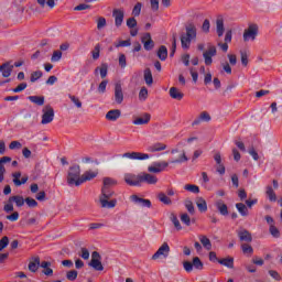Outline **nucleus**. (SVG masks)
Here are the masks:
<instances>
[{
	"label": "nucleus",
	"mask_w": 282,
	"mask_h": 282,
	"mask_svg": "<svg viewBox=\"0 0 282 282\" xmlns=\"http://www.w3.org/2000/svg\"><path fill=\"white\" fill-rule=\"evenodd\" d=\"M112 17L115 18L116 28H120L124 21V11L122 9H113Z\"/></svg>",
	"instance_id": "12"
},
{
	"label": "nucleus",
	"mask_w": 282,
	"mask_h": 282,
	"mask_svg": "<svg viewBox=\"0 0 282 282\" xmlns=\"http://www.w3.org/2000/svg\"><path fill=\"white\" fill-rule=\"evenodd\" d=\"M269 232H270V235H272L274 237V239H279V237H281V231L274 225L270 226Z\"/></svg>",
	"instance_id": "45"
},
{
	"label": "nucleus",
	"mask_w": 282,
	"mask_h": 282,
	"mask_svg": "<svg viewBox=\"0 0 282 282\" xmlns=\"http://www.w3.org/2000/svg\"><path fill=\"white\" fill-rule=\"evenodd\" d=\"M183 268H184L185 272H188V273L193 272V268H194L193 262L184 261L183 262Z\"/></svg>",
	"instance_id": "62"
},
{
	"label": "nucleus",
	"mask_w": 282,
	"mask_h": 282,
	"mask_svg": "<svg viewBox=\"0 0 282 282\" xmlns=\"http://www.w3.org/2000/svg\"><path fill=\"white\" fill-rule=\"evenodd\" d=\"M66 279L68 281H76V279H78V271L76 270H70L66 273Z\"/></svg>",
	"instance_id": "47"
},
{
	"label": "nucleus",
	"mask_w": 282,
	"mask_h": 282,
	"mask_svg": "<svg viewBox=\"0 0 282 282\" xmlns=\"http://www.w3.org/2000/svg\"><path fill=\"white\" fill-rule=\"evenodd\" d=\"M108 68L109 66L107 64H101V67L99 69L101 78H107Z\"/></svg>",
	"instance_id": "63"
},
{
	"label": "nucleus",
	"mask_w": 282,
	"mask_h": 282,
	"mask_svg": "<svg viewBox=\"0 0 282 282\" xmlns=\"http://www.w3.org/2000/svg\"><path fill=\"white\" fill-rule=\"evenodd\" d=\"M25 204L29 206V208H36V206H39V203L36 202V199L32 197H26Z\"/></svg>",
	"instance_id": "53"
},
{
	"label": "nucleus",
	"mask_w": 282,
	"mask_h": 282,
	"mask_svg": "<svg viewBox=\"0 0 282 282\" xmlns=\"http://www.w3.org/2000/svg\"><path fill=\"white\" fill-rule=\"evenodd\" d=\"M202 30L203 32H205V34H208V32H210V20L208 19L204 20Z\"/></svg>",
	"instance_id": "59"
},
{
	"label": "nucleus",
	"mask_w": 282,
	"mask_h": 282,
	"mask_svg": "<svg viewBox=\"0 0 282 282\" xmlns=\"http://www.w3.org/2000/svg\"><path fill=\"white\" fill-rule=\"evenodd\" d=\"M241 250H242L243 254H252V252H254V249H252V246H250L248 243L241 245Z\"/></svg>",
	"instance_id": "51"
},
{
	"label": "nucleus",
	"mask_w": 282,
	"mask_h": 282,
	"mask_svg": "<svg viewBox=\"0 0 282 282\" xmlns=\"http://www.w3.org/2000/svg\"><path fill=\"white\" fill-rule=\"evenodd\" d=\"M118 182L111 177H104V185L102 188H111L112 186H116Z\"/></svg>",
	"instance_id": "40"
},
{
	"label": "nucleus",
	"mask_w": 282,
	"mask_h": 282,
	"mask_svg": "<svg viewBox=\"0 0 282 282\" xmlns=\"http://www.w3.org/2000/svg\"><path fill=\"white\" fill-rule=\"evenodd\" d=\"M186 33L181 34V45L183 50H188L191 43L197 39V28L193 22H189L185 26Z\"/></svg>",
	"instance_id": "1"
},
{
	"label": "nucleus",
	"mask_w": 282,
	"mask_h": 282,
	"mask_svg": "<svg viewBox=\"0 0 282 282\" xmlns=\"http://www.w3.org/2000/svg\"><path fill=\"white\" fill-rule=\"evenodd\" d=\"M12 177H13V184L15 186H22V184H28V180H30L29 176H23L21 178V172L12 173Z\"/></svg>",
	"instance_id": "17"
},
{
	"label": "nucleus",
	"mask_w": 282,
	"mask_h": 282,
	"mask_svg": "<svg viewBox=\"0 0 282 282\" xmlns=\"http://www.w3.org/2000/svg\"><path fill=\"white\" fill-rule=\"evenodd\" d=\"M107 25V19L100 17L97 21V30H102Z\"/></svg>",
	"instance_id": "64"
},
{
	"label": "nucleus",
	"mask_w": 282,
	"mask_h": 282,
	"mask_svg": "<svg viewBox=\"0 0 282 282\" xmlns=\"http://www.w3.org/2000/svg\"><path fill=\"white\" fill-rule=\"evenodd\" d=\"M140 184H158V176L149 173L139 174Z\"/></svg>",
	"instance_id": "11"
},
{
	"label": "nucleus",
	"mask_w": 282,
	"mask_h": 282,
	"mask_svg": "<svg viewBox=\"0 0 282 282\" xmlns=\"http://www.w3.org/2000/svg\"><path fill=\"white\" fill-rule=\"evenodd\" d=\"M127 26L130 29V30H133V28H137L138 26V20H135V18H129L127 20Z\"/></svg>",
	"instance_id": "58"
},
{
	"label": "nucleus",
	"mask_w": 282,
	"mask_h": 282,
	"mask_svg": "<svg viewBox=\"0 0 282 282\" xmlns=\"http://www.w3.org/2000/svg\"><path fill=\"white\" fill-rule=\"evenodd\" d=\"M101 259L102 257H100V253L98 251H94L91 253V260L88 265L95 269L97 272H102V270H105V267L102 265Z\"/></svg>",
	"instance_id": "5"
},
{
	"label": "nucleus",
	"mask_w": 282,
	"mask_h": 282,
	"mask_svg": "<svg viewBox=\"0 0 282 282\" xmlns=\"http://www.w3.org/2000/svg\"><path fill=\"white\" fill-rule=\"evenodd\" d=\"M43 77V72L41 70H35L31 74V83H36V80H39V78H42Z\"/></svg>",
	"instance_id": "50"
},
{
	"label": "nucleus",
	"mask_w": 282,
	"mask_h": 282,
	"mask_svg": "<svg viewBox=\"0 0 282 282\" xmlns=\"http://www.w3.org/2000/svg\"><path fill=\"white\" fill-rule=\"evenodd\" d=\"M147 98H149V90L147 89V87H142L139 91V100H147Z\"/></svg>",
	"instance_id": "46"
},
{
	"label": "nucleus",
	"mask_w": 282,
	"mask_h": 282,
	"mask_svg": "<svg viewBox=\"0 0 282 282\" xmlns=\"http://www.w3.org/2000/svg\"><path fill=\"white\" fill-rule=\"evenodd\" d=\"M10 243V238L8 236H4L0 240V252L4 250V248H8V245Z\"/></svg>",
	"instance_id": "52"
},
{
	"label": "nucleus",
	"mask_w": 282,
	"mask_h": 282,
	"mask_svg": "<svg viewBox=\"0 0 282 282\" xmlns=\"http://www.w3.org/2000/svg\"><path fill=\"white\" fill-rule=\"evenodd\" d=\"M236 208H237L238 213L241 215V217H248L249 212H248V207L246 206V204L237 203Z\"/></svg>",
	"instance_id": "34"
},
{
	"label": "nucleus",
	"mask_w": 282,
	"mask_h": 282,
	"mask_svg": "<svg viewBox=\"0 0 282 282\" xmlns=\"http://www.w3.org/2000/svg\"><path fill=\"white\" fill-rule=\"evenodd\" d=\"M184 162H188V156H186L185 152L178 159L170 161V164H184Z\"/></svg>",
	"instance_id": "42"
},
{
	"label": "nucleus",
	"mask_w": 282,
	"mask_h": 282,
	"mask_svg": "<svg viewBox=\"0 0 282 282\" xmlns=\"http://www.w3.org/2000/svg\"><path fill=\"white\" fill-rule=\"evenodd\" d=\"M124 182L128 184V186H141L140 174H126Z\"/></svg>",
	"instance_id": "14"
},
{
	"label": "nucleus",
	"mask_w": 282,
	"mask_h": 282,
	"mask_svg": "<svg viewBox=\"0 0 282 282\" xmlns=\"http://www.w3.org/2000/svg\"><path fill=\"white\" fill-rule=\"evenodd\" d=\"M170 219L174 225V227L176 228V230H182V224H180V219L177 218V215L171 214Z\"/></svg>",
	"instance_id": "43"
},
{
	"label": "nucleus",
	"mask_w": 282,
	"mask_h": 282,
	"mask_svg": "<svg viewBox=\"0 0 282 282\" xmlns=\"http://www.w3.org/2000/svg\"><path fill=\"white\" fill-rule=\"evenodd\" d=\"M130 202L133 204H138L139 206H142L143 208H151L152 203L151 199L142 198L135 194L130 196Z\"/></svg>",
	"instance_id": "7"
},
{
	"label": "nucleus",
	"mask_w": 282,
	"mask_h": 282,
	"mask_svg": "<svg viewBox=\"0 0 282 282\" xmlns=\"http://www.w3.org/2000/svg\"><path fill=\"white\" fill-rule=\"evenodd\" d=\"M199 241L202 246L205 248V250H212L213 249V243L210 242V239L206 236H199Z\"/></svg>",
	"instance_id": "35"
},
{
	"label": "nucleus",
	"mask_w": 282,
	"mask_h": 282,
	"mask_svg": "<svg viewBox=\"0 0 282 282\" xmlns=\"http://www.w3.org/2000/svg\"><path fill=\"white\" fill-rule=\"evenodd\" d=\"M167 166L169 162L166 161L154 162L151 166L148 167V171L149 173H162Z\"/></svg>",
	"instance_id": "9"
},
{
	"label": "nucleus",
	"mask_w": 282,
	"mask_h": 282,
	"mask_svg": "<svg viewBox=\"0 0 282 282\" xmlns=\"http://www.w3.org/2000/svg\"><path fill=\"white\" fill-rule=\"evenodd\" d=\"M121 158H128V160H149L151 155L142 152H126Z\"/></svg>",
	"instance_id": "8"
},
{
	"label": "nucleus",
	"mask_w": 282,
	"mask_h": 282,
	"mask_svg": "<svg viewBox=\"0 0 282 282\" xmlns=\"http://www.w3.org/2000/svg\"><path fill=\"white\" fill-rule=\"evenodd\" d=\"M259 35V26L257 24H250L248 29L245 30L242 39L245 43L248 41H254Z\"/></svg>",
	"instance_id": "4"
},
{
	"label": "nucleus",
	"mask_w": 282,
	"mask_h": 282,
	"mask_svg": "<svg viewBox=\"0 0 282 282\" xmlns=\"http://www.w3.org/2000/svg\"><path fill=\"white\" fill-rule=\"evenodd\" d=\"M170 96L173 100H182L184 98V94L175 87L170 88Z\"/></svg>",
	"instance_id": "30"
},
{
	"label": "nucleus",
	"mask_w": 282,
	"mask_h": 282,
	"mask_svg": "<svg viewBox=\"0 0 282 282\" xmlns=\"http://www.w3.org/2000/svg\"><path fill=\"white\" fill-rule=\"evenodd\" d=\"M39 268H41V258L34 257L33 261L29 263L30 272H37Z\"/></svg>",
	"instance_id": "27"
},
{
	"label": "nucleus",
	"mask_w": 282,
	"mask_h": 282,
	"mask_svg": "<svg viewBox=\"0 0 282 282\" xmlns=\"http://www.w3.org/2000/svg\"><path fill=\"white\" fill-rule=\"evenodd\" d=\"M113 195H115L113 189L109 187H101V194L99 196L101 208H116V204H118V200L116 198L111 199Z\"/></svg>",
	"instance_id": "2"
},
{
	"label": "nucleus",
	"mask_w": 282,
	"mask_h": 282,
	"mask_svg": "<svg viewBox=\"0 0 282 282\" xmlns=\"http://www.w3.org/2000/svg\"><path fill=\"white\" fill-rule=\"evenodd\" d=\"M238 237L240 241H246L247 243L252 242V234H250V231H248L247 229L238 231Z\"/></svg>",
	"instance_id": "21"
},
{
	"label": "nucleus",
	"mask_w": 282,
	"mask_h": 282,
	"mask_svg": "<svg viewBox=\"0 0 282 282\" xmlns=\"http://www.w3.org/2000/svg\"><path fill=\"white\" fill-rule=\"evenodd\" d=\"M192 264L195 270H204V262H202V259H199V257L193 258Z\"/></svg>",
	"instance_id": "41"
},
{
	"label": "nucleus",
	"mask_w": 282,
	"mask_h": 282,
	"mask_svg": "<svg viewBox=\"0 0 282 282\" xmlns=\"http://www.w3.org/2000/svg\"><path fill=\"white\" fill-rule=\"evenodd\" d=\"M196 206L199 213H206V210H208V204L206 203V199L202 197L197 198Z\"/></svg>",
	"instance_id": "32"
},
{
	"label": "nucleus",
	"mask_w": 282,
	"mask_h": 282,
	"mask_svg": "<svg viewBox=\"0 0 282 282\" xmlns=\"http://www.w3.org/2000/svg\"><path fill=\"white\" fill-rule=\"evenodd\" d=\"M151 122V115L144 113L143 117H139L132 121V124H149Z\"/></svg>",
	"instance_id": "28"
},
{
	"label": "nucleus",
	"mask_w": 282,
	"mask_h": 282,
	"mask_svg": "<svg viewBox=\"0 0 282 282\" xmlns=\"http://www.w3.org/2000/svg\"><path fill=\"white\" fill-rule=\"evenodd\" d=\"M120 116H122V111H120V109H112L106 113V120H109L110 122H116V120H118Z\"/></svg>",
	"instance_id": "18"
},
{
	"label": "nucleus",
	"mask_w": 282,
	"mask_h": 282,
	"mask_svg": "<svg viewBox=\"0 0 282 282\" xmlns=\"http://www.w3.org/2000/svg\"><path fill=\"white\" fill-rule=\"evenodd\" d=\"M216 32L219 37L224 36V32H226V28L224 26V18H217Z\"/></svg>",
	"instance_id": "25"
},
{
	"label": "nucleus",
	"mask_w": 282,
	"mask_h": 282,
	"mask_svg": "<svg viewBox=\"0 0 282 282\" xmlns=\"http://www.w3.org/2000/svg\"><path fill=\"white\" fill-rule=\"evenodd\" d=\"M140 12H142V3L138 2L132 10L133 17H140Z\"/></svg>",
	"instance_id": "56"
},
{
	"label": "nucleus",
	"mask_w": 282,
	"mask_h": 282,
	"mask_svg": "<svg viewBox=\"0 0 282 282\" xmlns=\"http://www.w3.org/2000/svg\"><path fill=\"white\" fill-rule=\"evenodd\" d=\"M141 43H143V47L147 52H151V50L155 47V42L151 39V33H145L141 39Z\"/></svg>",
	"instance_id": "13"
},
{
	"label": "nucleus",
	"mask_w": 282,
	"mask_h": 282,
	"mask_svg": "<svg viewBox=\"0 0 282 282\" xmlns=\"http://www.w3.org/2000/svg\"><path fill=\"white\" fill-rule=\"evenodd\" d=\"M158 199L162 204H165V206H171V204H173V200H171L169 196H166V194H164L163 192L158 194Z\"/></svg>",
	"instance_id": "38"
},
{
	"label": "nucleus",
	"mask_w": 282,
	"mask_h": 282,
	"mask_svg": "<svg viewBox=\"0 0 282 282\" xmlns=\"http://www.w3.org/2000/svg\"><path fill=\"white\" fill-rule=\"evenodd\" d=\"M181 221L185 226H191V216H188V214H182L181 215Z\"/></svg>",
	"instance_id": "61"
},
{
	"label": "nucleus",
	"mask_w": 282,
	"mask_h": 282,
	"mask_svg": "<svg viewBox=\"0 0 282 282\" xmlns=\"http://www.w3.org/2000/svg\"><path fill=\"white\" fill-rule=\"evenodd\" d=\"M171 252V247H169L167 242H164L156 252L152 256L153 261L160 259V257H163V259H166Z\"/></svg>",
	"instance_id": "6"
},
{
	"label": "nucleus",
	"mask_w": 282,
	"mask_h": 282,
	"mask_svg": "<svg viewBox=\"0 0 282 282\" xmlns=\"http://www.w3.org/2000/svg\"><path fill=\"white\" fill-rule=\"evenodd\" d=\"M265 195L269 199V202H276V193H274V189L271 185L267 186Z\"/></svg>",
	"instance_id": "37"
},
{
	"label": "nucleus",
	"mask_w": 282,
	"mask_h": 282,
	"mask_svg": "<svg viewBox=\"0 0 282 282\" xmlns=\"http://www.w3.org/2000/svg\"><path fill=\"white\" fill-rule=\"evenodd\" d=\"M156 56L158 58H160V61H166V58H169V48H166L165 45H161L159 47Z\"/></svg>",
	"instance_id": "29"
},
{
	"label": "nucleus",
	"mask_w": 282,
	"mask_h": 282,
	"mask_svg": "<svg viewBox=\"0 0 282 282\" xmlns=\"http://www.w3.org/2000/svg\"><path fill=\"white\" fill-rule=\"evenodd\" d=\"M218 213H220L223 215V217H227L228 215V205H226V203H224V200H217L215 204Z\"/></svg>",
	"instance_id": "22"
},
{
	"label": "nucleus",
	"mask_w": 282,
	"mask_h": 282,
	"mask_svg": "<svg viewBox=\"0 0 282 282\" xmlns=\"http://www.w3.org/2000/svg\"><path fill=\"white\" fill-rule=\"evenodd\" d=\"M166 144L162 142H156L148 148L150 153H158L159 151H165Z\"/></svg>",
	"instance_id": "23"
},
{
	"label": "nucleus",
	"mask_w": 282,
	"mask_h": 282,
	"mask_svg": "<svg viewBox=\"0 0 282 282\" xmlns=\"http://www.w3.org/2000/svg\"><path fill=\"white\" fill-rule=\"evenodd\" d=\"M143 78H144L145 85H148L149 87L153 85V73H151V68L144 69Z\"/></svg>",
	"instance_id": "31"
},
{
	"label": "nucleus",
	"mask_w": 282,
	"mask_h": 282,
	"mask_svg": "<svg viewBox=\"0 0 282 282\" xmlns=\"http://www.w3.org/2000/svg\"><path fill=\"white\" fill-rule=\"evenodd\" d=\"M4 68L2 69V76L3 78H10L12 76V69H14V66L10 65L9 63H4Z\"/></svg>",
	"instance_id": "39"
},
{
	"label": "nucleus",
	"mask_w": 282,
	"mask_h": 282,
	"mask_svg": "<svg viewBox=\"0 0 282 282\" xmlns=\"http://www.w3.org/2000/svg\"><path fill=\"white\" fill-rule=\"evenodd\" d=\"M61 58H63V52L54 51L53 55L51 57L52 63H58V61H61Z\"/></svg>",
	"instance_id": "48"
},
{
	"label": "nucleus",
	"mask_w": 282,
	"mask_h": 282,
	"mask_svg": "<svg viewBox=\"0 0 282 282\" xmlns=\"http://www.w3.org/2000/svg\"><path fill=\"white\" fill-rule=\"evenodd\" d=\"M97 175H98V173H96V172H91V171L85 172L84 175L78 181L77 186H80V184H85V182H89V181L94 180V177H97Z\"/></svg>",
	"instance_id": "19"
},
{
	"label": "nucleus",
	"mask_w": 282,
	"mask_h": 282,
	"mask_svg": "<svg viewBox=\"0 0 282 282\" xmlns=\"http://www.w3.org/2000/svg\"><path fill=\"white\" fill-rule=\"evenodd\" d=\"M94 61L100 58V44H96L95 50L91 52Z\"/></svg>",
	"instance_id": "57"
},
{
	"label": "nucleus",
	"mask_w": 282,
	"mask_h": 282,
	"mask_svg": "<svg viewBox=\"0 0 282 282\" xmlns=\"http://www.w3.org/2000/svg\"><path fill=\"white\" fill-rule=\"evenodd\" d=\"M185 208L189 213V215H195V206L193 205L192 200H186L185 202Z\"/></svg>",
	"instance_id": "55"
},
{
	"label": "nucleus",
	"mask_w": 282,
	"mask_h": 282,
	"mask_svg": "<svg viewBox=\"0 0 282 282\" xmlns=\"http://www.w3.org/2000/svg\"><path fill=\"white\" fill-rule=\"evenodd\" d=\"M52 262L50 261H42L40 263V268H43L44 270L42 271L45 276H52L54 274V270H52Z\"/></svg>",
	"instance_id": "20"
},
{
	"label": "nucleus",
	"mask_w": 282,
	"mask_h": 282,
	"mask_svg": "<svg viewBox=\"0 0 282 282\" xmlns=\"http://www.w3.org/2000/svg\"><path fill=\"white\" fill-rule=\"evenodd\" d=\"M9 202L10 203L14 202L15 206H18V208H21V206H24V204H25V199L21 195L11 196L9 198Z\"/></svg>",
	"instance_id": "33"
},
{
	"label": "nucleus",
	"mask_w": 282,
	"mask_h": 282,
	"mask_svg": "<svg viewBox=\"0 0 282 282\" xmlns=\"http://www.w3.org/2000/svg\"><path fill=\"white\" fill-rule=\"evenodd\" d=\"M213 56H217V48L215 46H212L208 51L203 53L205 65H213Z\"/></svg>",
	"instance_id": "15"
},
{
	"label": "nucleus",
	"mask_w": 282,
	"mask_h": 282,
	"mask_svg": "<svg viewBox=\"0 0 282 282\" xmlns=\"http://www.w3.org/2000/svg\"><path fill=\"white\" fill-rule=\"evenodd\" d=\"M24 89H28V83H21L15 88L12 89L14 94H21V91H24Z\"/></svg>",
	"instance_id": "54"
},
{
	"label": "nucleus",
	"mask_w": 282,
	"mask_h": 282,
	"mask_svg": "<svg viewBox=\"0 0 282 282\" xmlns=\"http://www.w3.org/2000/svg\"><path fill=\"white\" fill-rule=\"evenodd\" d=\"M177 50V33L172 34V48L170 52V57L173 58L175 56V52Z\"/></svg>",
	"instance_id": "36"
},
{
	"label": "nucleus",
	"mask_w": 282,
	"mask_h": 282,
	"mask_svg": "<svg viewBox=\"0 0 282 282\" xmlns=\"http://www.w3.org/2000/svg\"><path fill=\"white\" fill-rule=\"evenodd\" d=\"M108 80L107 79H105V80H102L100 84H99V86H98V91H99V94H105V91H107V85H108Z\"/></svg>",
	"instance_id": "60"
},
{
	"label": "nucleus",
	"mask_w": 282,
	"mask_h": 282,
	"mask_svg": "<svg viewBox=\"0 0 282 282\" xmlns=\"http://www.w3.org/2000/svg\"><path fill=\"white\" fill-rule=\"evenodd\" d=\"M68 98L72 102L75 104V106L77 107V109H80L83 107V101L80 99H78V97L74 96V95H68Z\"/></svg>",
	"instance_id": "49"
},
{
	"label": "nucleus",
	"mask_w": 282,
	"mask_h": 282,
	"mask_svg": "<svg viewBox=\"0 0 282 282\" xmlns=\"http://www.w3.org/2000/svg\"><path fill=\"white\" fill-rule=\"evenodd\" d=\"M45 109L46 111L42 115V124H50L54 120V108L47 105Z\"/></svg>",
	"instance_id": "10"
},
{
	"label": "nucleus",
	"mask_w": 282,
	"mask_h": 282,
	"mask_svg": "<svg viewBox=\"0 0 282 282\" xmlns=\"http://www.w3.org/2000/svg\"><path fill=\"white\" fill-rule=\"evenodd\" d=\"M124 100V93H122V85L116 84L115 85V102L117 105H122Z\"/></svg>",
	"instance_id": "16"
},
{
	"label": "nucleus",
	"mask_w": 282,
	"mask_h": 282,
	"mask_svg": "<svg viewBox=\"0 0 282 282\" xmlns=\"http://www.w3.org/2000/svg\"><path fill=\"white\" fill-rule=\"evenodd\" d=\"M28 100H30V102H33V105H37V107H43V105H45L44 96H29Z\"/></svg>",
	"instance_id": "26"
},
{
	"label": "nucleus",
	"mask_w": 282,
	"mask_h": 282,
	"mask_svg": "<svg viewBox=\"0 0 282 282\" xmlns=\"http://www.w3.org/2000/svg\"><path fill=\"white\" fill-rule=\"evenodd\" d=\"M80 180V166L73 165L69 167L67 175V184L68 186H78V181Z\"/></svg>",
	"instance_id": "3"
},
{
	"label": "nucleus",
	"mask_w": 282,
	"mask_h": 282,
	"mask_svg": "<svg viewBox=\"0 0 282 282\" xmlns=\"http://www.w3.org/2000/svg\"><path fill=\"white\" fill-rule=\"evenodd\" d=\"M185 191H188V193H194L195 195H197L199 193V186L197 185H193V184H186L184 186Z\"/></svg>",
	"instance_id": "44"
},
{
	"label": "nucleus",
	"mask_w": 282,
	"mask_h": 282,
	"mask_svg": "<svg viewBox=\"0 0 282 282\" xmlns=\"http://www.w3.org/2000/svg\"><path fill=\"white\" fill-rule=\"evenodd\" d=\"M218 263L220 265H225V268H229V270H232V268H235V258L232 257L224 258L218 260Z\"/></svg>",
	"instance_id": "24"
}]
</instances>
